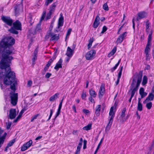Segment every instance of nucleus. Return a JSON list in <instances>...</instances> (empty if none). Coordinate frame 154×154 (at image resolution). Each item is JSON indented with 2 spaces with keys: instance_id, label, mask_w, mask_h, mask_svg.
Instances as JSON below:
<instances>
[{
  "instance_id": "13d9d810",
  "label": "nucleus",
  "mask_w": 154,
  "mask_h": 154,
  "mask_svg": "<svg viewBox=\"0 0 154 154\" xmlns=\"http://www.w3.org/2000/svg\"><path fill=\"white\" fill-rule=\"evenodd\" d=\"M52 74L49 72H47L46 73L45 75V77L46 79H48L50 77L51 75Z\"/></svg>"
},
{
  "instance_id": "39448f33",
  "label": "nucleus",
  "mask_w": 154,
  "mask_h": 154,
  "mask_svg": "<svg viewBox=\"0 0 154 154\" xmlns=\"http://www.w3.org/2000/svg\"><path fill=\"white\" fill-rule=\"evenodd\" d=\"M50 36L51 37L50 39L51 41L57 40L59 39V35L54 34L51 31V29L48 31L47 35L45 36V38L48 39Z\"/></svg>"
},
{
  "instance_id": "09e8293b",
  "label": "nucleus",
  "mask_w": 154,
  "mask_h": 154,
  "mask_svg": "<svg viewBox=\"0 0 154 154\" xmlns=\"http://www.w3.org/2000/svg\"><path fill=\"white\" fill-rule=\"evenodd\" d=\"M53 0H46L45 5L47 6H48V5L52 3Z\"/></svg>"
},
{
  "instance_id": "6ab92c4d",
  "label": "nucleus",
  "mask_w": 154,
  "mask_h": 154,
  "mask_svg": "<svg viewBox=\"0 0 154 154\" xmlns=\"http://www.w3.org/2000/svg\"><path fill=\"white\" fill-rule=\"evenodd\" d=\"M74 51L72 49L69 47H68L67 48L66 55L67 56L72 57Z\"/></svg>"
},
{
  "instance_id": "bb28decb",
  "label": "nucleus",
  "mask_w": 154,
  "mask_h": 154,
  "mask_svg": "<svg viewBox=\"0 0 154 154\" xmlns=\"http://www.w3.org/2000/svg\"><path fill=\"white\" fill-rule=\"evenodd\" d=\"M116 47H115L108 54V57H110L111 56L113 55L116 53Z\"/></svg>"
},
{
  "instance_id": "8fccbe9b",
  "label": "nucleus",
  "mask_w": 154,
  "mask_h": 154,
  "mask_svg": "<svg viewBox=\"0 0 154 154\" xmlns=\"http://www.w3.org/2000/svg\"><path fill=\"white\" fill-rule=\"evenodd\" d=\"M107 28L106 26H104L102 28V30L101 32V33L103 34L107 30Z\"/></svg>"
},
{
  "instance_id": "f257e3e1",
  "label": "nucleus",
  "mask_w": 154,
  "mask_h": 154,
  "mask_svg": "<svg viewBox=\"0 0 154 154\" xmlns=\"http://www.w3.org/2000/svg\"><path fill=\"white\" fill-rule=\"evenodd\" d=\"M15 42V39L11 36L4 38L0 42V53L2 52V58L0 61V69L6 70L5 75L4 78V84L10 86V88L14 92L16 91V85L17 81L15 80V73L11 71L10 67L11 60L13 59L12 56L14 54V48L13 45Z\"/></svg>"
},
{
  "instance_id": "7c9ffc66",
  "label": "nucleus",
  "mask_w": 154,
  "mask_h": 154,
  "mask_svg": "<svg viewBox=\"0 0 154 154\" xmlns=\"http://www.w3.org/2000/svg\"><path fill=\"white\" fill-rule=\"evenodd\" d=\"M41 22H39V23L37 24L35 30V32L38 31L40 32L41 31Z\"/></svg>"
},
{
  "instance_id": "6e6552de",
  "label": "nucleus",
  "mask_w": 154,
  "mask_h": 154,
  "mask_svg": "<svg viewBox=\"0 0 154 154\" xmlns=\"http://www.w3.org/2000/svg\"><path fill=\"white\" fill-rule=\"evenodd\" d=\"M14 10L16 15H18L19 12L23 9V5L21 2L19 4L16 5L14 7Z\"/></svg>"
},
{
  "instance_id": "b1692460",
  "label": "nucleus",
  "mask_w": 154,
  "mask_h": 154,
  "mask_svg": "<svg viewBox=\"0 0 154 154\" xmlns=\"http://www.w3.org/2000/svg\"><path fill=\"white\" fill-rule=\"evenodd\" d=\"M89 93L90 95V97H96L97 95L95 91L92 89H91L89 90Z\"/></svg>"
},
{
  "instance_id": "603ef678",
  "label": "nucleus",
  "mask_w": 154,
  "mask_h": 154,
  "mask_svg": "<svg viewBox=\"0 0 154 154\" xmlns=\"http://www.w3.org/2000/svg\"><path fill=\"white\" fill-rule=\"evenodd\" d=\"M53 109H50V115L48 119L47 120V121H48L50 119H51V116H52V115L53 114Z\"/></svg>"
},
{
  "instance_id": "aec40b11",
  "label": "nucleus",
  "mask_w": 154,
  "mask_h": 154,
  "mask_svg": "<svg viewBox=\"0 0 154 154\" xmlns=\"http://www.w3.org/2000/svg\"><path fill=\"white\" fill-rule=\"evenodd\" d=\"M38 51V48H36L34 50L33 52V57L32 59V61L33 63L35 62L37 59V54Z\"/></svg>"
},
{
  "instance_id": "0e129e2a",
  "label": "nucleus",
  "mask_w": 154,
  "mask_h": 154,
  "mask_svg": "<svg viewBox=\"0 0 154 154\" xmlns=\"http://www.w3.org/2000/svg\"><path fill=\"white\" fill-rule=\"evenodd\" d=\"M147 95V93L144 92L143 93H142L140 95L141 96V98H143L144 97L146 96Z\"/></svg>"
},
{
  "instance_id": "774afa93",
  "label": "nucleus",
  "mask_w": 154,
  "mask_h": 154,
  "mask_svg": "<svg viewBox=\"0 0 154 154\" xmlns=\"http://www.w3.org/2000/svg\"><path fill=\"white\" fill-rule=\"evenodd\" d=\"M89 100L91 102L95 103V101L94 99L92 97H90L89 98Z\"/></svg>"
},
{
  "instance_id": "de8ad7c7",
  "label": "nucleus",
  "mask_w": 154,
  "mask_h": 154,
  "mask_svg": "<svg viewBox=\"0 0 154 154\" xmlns=\"http://www.w3.org/2000/svg\"><path fill=\"white\" fill-rule=\"evenodd\" d=\"M39 114H36L34 115L32 118V119H31V122H32L34 121V120L36 119L37 118V117L39 115Z\"/></svg>"
},
{
  "instance_id": "58836bf2",
  "label": "nucleus",
  "mask_w": 154,
  "mask_h": 154,
  "mask_svg": "<svg viewBox=\"0 0 154 154\" xmlns=\"http://www.w3.org/2000/svg\"><path fill=\"white\" fill-rule=\"evenodd\" d=\"M123 68V66H120V68L119 69V71L118 74V77L121 78V75H122V70Z\"/></svg>"
},
{
  "instance_id": "680f3d73",
  "label": "nucleus",
  "mask_w": 154,
  "mask_h": 154,
  "mask_svg": "<svg viewBox=\"0 0 154 154\" xmlns=\"http://www.w3.org/2000/svg\"><path fill=\"white\" fill-rule=\"evenodd\" d=\"M11 122H8V123L7 124V123H6V125H7V129H9L11 125Z\"/></svg>"
},
{
  "instance_id": "e433bc0d",
  "label": "nucleus",
  "mask_w": 154,
  "mask_h": 154,
  "mask_svg": "<svg viewBox=\"0 0 154 154\" xmlns=\"http://www.w3.org/2000/svg\"><path fill=\"white\" fill-rule=\"evenodd\" d=\"M137 109L138 110L140 111H141L142 110L143 106L141 103H138Z\"/></svg>"
},
{
  "instance_id": "a18cd8bd",
  "label": "nucleus",
  "mask_w": 154,
  "mask_h": 154,
  "mask_svg": "<svg viewBox=\"0 0 154 154\" xmlns=\"http://www.w3.org/2000/svg\"><path fill=\"white\" fill-rule=\"evenodd\" d=\"M28 148V147L24 144L21 147V150L22 151H24L26 150Z\"/></svg>"
},
{
  "instance_id": "2eb2a0df",
  "label": "nucleus",
  "mask_w": 154,
  "mask_h": 154,
  "mask_svg": "<svg viewBox=\"0 0 154 154\" xmlns=\"http://www.w3.org/2000/svg\"><path fill=\"white\" fill-rule=\"evenodd\" d=\"M63 62L62 60L60 58L56 63L54 69L57 71H58L59 68H62V63Z\"/></svg>"
},
{
  "instance_id": "ea45409f",
  "label": "nucleus",
  "mask_w": 154,
  "mask_h": 154,
  "mask_svg": "<svg viewBox=\"0 0 154 154\" xmlns=\"http://www.w3.org/2000/svg\"><path fill=\"white\" fill-rule=\"evenodd\" d=\"M15 142V139H13L10 141L9 143L7 145L9 147L12 146L14 143Z\"/></svg>"
},
{
  "instance_id": "f704fd0d",
  "label": "nucleus",
  "mask_w": 154,
  "mask_h": 154,
  "mask_svg": "<svg viewBox=\"0 0 154 154\" xmlns=\"http://www.w3.org/2000/svg\"><path fill=\"white\" fill-rule=\"evenodd\" d=\"M72 31V29L71 28H69L68 29L65 38V40H66L67 38H69V36L70 34Z\"/></svg>"
},
{
  "instance_id": "423d86ee",
  "label": "nucleus",
  "mask_w": 154,
  "mask_h": 154,
  "mask_svg": "<svg viewBox=\"0 0 154 154\" xmlns=\"http://www.w3.org/2000/svg\"><path fill=\"white\" fill-rule=\"evenodd\" d=\"M1 19L7 25L10 26H11L12 25L13 21L10 17L2 16V17Z\"/></svg>"
},
{
  "instance_id": "c85d7f7f",
  "label": "nucleus",
  "mask_w": 154,
  "mask_h": 154,
  "mask_svg": "<svg viewBox=\"0 0 154 154\" xmlns=\"http://www.w3.org/2000/svg\"><path fill=\"white\" fill-rule=\"evenodd\" d=\"M82 144H81V143H79L75 154H79L80 149L82 147Z\"/></svg>"
},
{
  "instance_id": "338daca9",
  "label": "nucleus",
  "mask_w": 154,
  "mask_h": 154,
  "mask_svg": "<svg viewBox=\"0 0 154 154\" xmlns=\"http://www.w3.org/2000/svg\"><path fill=\"white\" fill-rule=\"evenodd\" d=\"M32 84V81L31 80H29L28 81L27 83V85L29 87L31 86Z\"/></svg>"
},
{
  "instance_id": "5fc2aeb1",
  "label": "nucleus",
  "mask_w": 154,
  "mask_h": 154,
  "mask_svg": "<svg viewBox=\"0 0 154 154\" xmlns=\"http://www.w3.org/2000/svg\"><path fill=\"white\" fill-rule=\"evenodd\" d=\"M86 93L85 92H83L82 93V99H83V100H86Z\"/></svg>"
},
{
  "instance_id": "7ed1b4c3",
  "label": "nucleus",
  "mask_w": 154,
  "mask_h": 154,
  "mask_svg": "<svg viewBox=\"0 0 154 154\" xmlns=\"http://www.w3.org/2000/svg\"><path fill=\"white\" fill-rule=\"evenodd\" d=\"M113 107H111L110 108L109 113V115L110 116H111V117L109 120V122L107 124V126L106 127L105 130V131L106 132H107L109 131L112 125V124L113 120V119L115 116V114L114 112L113 111Z\"/></svg>"
},
{
  "instance_id": "bf43d9fd",
  "label": "nucleus",
  "mask_w": 154,
  "mask_h": 154,
  "mask_svg": "<svg viewBox=\"0 0 154 154\" xmlns=\"http://www.w3.org/2000/svg\"><path fill=\"white\" fill-rule=\"evenodd\" d=\"M144 89L143 88L141 87V88L139 90V94L140 95L142 93H143L144 92Z\"/></svg>"
},
{
  "instance_id": "c03bdc74",
  "label": "nucleus",
  "mask_w": 154,
  "mask_h": 154,
  "mask_svg": "<svg viewBox=\"0 0 154 154\" xmlns=\"http://www.w3.org/2000/svg\"><path fill=\"white\" fill-rule=\"evenodd\" d=\"M152 103L149 102L146 104V106L148 109H150L152 106Z\"/></svg>"
},
{
  "instance_id": "393cba45",
  "label": "nucleus",
  "mask_w": 154,
  "mask_h": 154,
  "mask_svg": "<svg viewBox=\"0 0 154 154\" xmlns=\"http://www.w3.org/2000/svg\"><path fill=\"white\" fill-rule=\"evenodd\" d=\"M121 61V59H120L118 62V63L116 64L115 66L111 68L110 70L112 72H113L117 68V67L119 66L120 62Z\"/></svg>"
},
{
  "instance_id": "4468645a",
  "label": "nucleus",
  "mask_w": 154,
  "mask_h": 154,
  "mask_svg": "<svg viewBox=\"0 0 154 154\" xmlns=\"http://www.w3.org/2000/svg\"><path fill=\"white\" fill-rule=\"evenodd\" d=\"M100 18L99 15H97L93 25V26L94 28H96L100 24Z\"/></svg>"
},
{
  "instance_id": "cd10ccee",
  "label": "nucleus",
  "mask_w": 154,
  "mask_h": 154,
  "mask_svg": "<svg viewBox=\"0 0 154 154\" xmlns=\"http://www.w3.org/2000/svg\"><path fill=\"white\" fill-rule=\"evenodd\" d=\"M16 29H15L14 28L11 27V28L9 30V31L11 33L15 34H17L18 33V32Z\"/></svg>"
},
{
  "instance_id": "473e14b6",
  "label": "nucleus",
  "mask_w": 154,
  "mask_h": 154,
  "mask_svg": "<svg viewBox=\"0 0 154 154\" xmlns=\"http://www.w3.org/2000/svg\"><path fill=\"white\" fill-rule=\"evenodd\" d=\"M147 78L146 76L144 75L143 76L142 82V85L144 86L146 84H147Z\"/></svg>"
},
{
  "instance_id": "9b49d317",
  "label": "nucleus",
  "mask_w": 154,
  "mask_h": 154,
  "mask_svg": "<svg viewBox=\"0 0 154 154\" xmlns=\"http://www.w3.org/2000/svg\"><path fill=\"white\" fill-rule=\"evenodd\" d=\"M137 15L136 20L137 21H138L146 17L147 15V13L144 11H141L137 13Z\"/></svg>"
},
{
  "instance_id": "2f4dec72",
  "label": "nucleus",
  "mask_w": 154,
  "mask_h": 154,
  "mask_svg": "<svg viewBox=\"0 0 154 154\" xmlns=\"http://www.w3.org/2000/svg\"><path fill=\"white\" fill-rule=\"evenodd\" d=\"M91 124H89L86 126L84 127L83 128V129L84 130L88 131L91 129Z\"/></svg>"
},
{
  "instance_id": "f3484780",
  "label": "nucleus",
  "mask_w": 154,
  "mask_h": 154,
  "mask_svg": "<svg viewBox=\"0 0 154 154\" xmlns=\"http://www.w3.org/2000/svg\"><path fill=\"white\" fill-rule=\"evenodd\" d=\"M57 4V2H56L53 3L49 7V11L52 13H53L55 11V8Z\"/></svg>"
},
{
  "instance_id": "864d4df0",
  "label": "nucleus",
  "mask_w": 154,
  "mask_h": 154,
  "mask_svg": "<svg viewBox=\"0 0 154 154\" xmlns=\"http://www.w3.org/2000/svg\"><path fill=\"white\" fill-rule=\"evenodd\" d=\"M149 53H145L146 54V61L149 60L150 59V57L149 56Z\"/></svg>"
},
{
  "instance_id": "4be33fe9",
  "label": "nucleus",
  "mask_w": 154,
  "mask_h": 154,
  "mask_svg": "<svg viewBox=\"0 0 154 154\" xmlns=\"http://www.w3.org/2000/svg\"><path fill=\"white\" fill-rule=\"evenodd\" d=\"M6 134V133H5L3 136L0 137V148L5 141Z\"/></svg>"
},
{
  "instance_id": "ddd939ff",
  "label": "nucleus",
  "mask_w": 154,
  "mask_h": 154,
  "mask_svg": "<svg viewBox=\"0 0 154 154\" xmlns=\"http://www.w3.org/2000/svg\"><path fill=\"white\" fill-rule=\"evenodd\" d=\"M127 32H125L123 34L120 35L117 39L116 42L118 43H121L123 42L124 38L126 36Z\"/></svg>"
},
{
  "instance_id": "0eeeda50",
  "label": "nucleus",
  "mask_w": 154,
  "mask_h": 154,
  "mask_svg": "<svg viewBox=\"0 0 154 154\" xmlns=\"http://www.w3.org/2000/svg\"><path fill=\"white\" fill-rule=\"evenodd\" d=\"M95 54L96 51L94 50H92L89 51L86 54L85 57L86 59L88 60H92Z\"/></svg>"
},
{
  "instance_id": "a211bd4d",
  "label": "nucleus",
  "mask_w": 154,
  "mask_h": 154,
  "mask_svg": "<svg viewBox=\"0 0 154 154\" xmlns=\"http://www.w3.org/2000/svg\"><path fill=\"white\" fill-rule=\"evenodd\" d=\"M60 15L61 16L59 18L58 20V29H59L60 27L62 26L63 23V17L62 15H61V14Z\"/></svg>"
},
{
  "instance_id": "69168bd1",
  "label": "nucleus",
  "mask_w": 154,
  "mask_h": 154,
  "mask_svg": "<svg viewBox=\"0 0 154 154\" xmlns=\"http://www.w3.org/2000/svg\"><path fill=\"white\" fill-rule=\"evenodd\" d=\"M149 23L147 22L146 24V32H148V29L149 28Z\"/></svg>"
},
{
  "instance_id": "c9c22d12",
  "label": "nucleus",
  "mask_w": 154,
  "mask_h": 154,
  "mask_svg": "<svg viewBox=\"0 0 154 154\" xmlns=\"http://www.w3.org/2000/svg\"><path fill=\"white\" fill-rule=\"evenodd\" d=\"M32 143V140H30L29 141L26 142L25 143H24V144L25 146H26L27 147H28V148H29L31 146Z\"/></svg>"
},
{
  "instance_id": "a878e982",
  "label": "nucleus",
  "mask_w": 154,
  "mask_h": 154,
  "mask_svg": "<svg viewBox=\"0 0 154 154\" xmlns=\"http://www.w3.org/2000/svg\"><path fill=\"white\" fill-rule=\"evenodd\" d=\"M152 44L147 43L145 49V53H149L150 51V47Z\"/></svg>"
},
{
  "instance_id": "1a4fd4ad",
  "label": "nucleus",
  "mask_w": 154,
  "mask_h": 154,
  "mask_svg": "<svg viewBox=\"0 0 154 154\" xmlns=\"http://www.w3.org/2000/svg\"><path fill=\"white\" fill-rule=\"evenodd\" d=\"M13 27L17 30H22V25L20 22L19 20H16L13 22L12 24Z\"/></svg>"
},
{
  "instance_id": "a19ab883",
  "label": "nucleus",
  "mask_w": 154,
  "mask_h": 154,
  "mask_svg": "<svg viewBox=\"0 0 154 154\" xmlns=\"http://www.w3.org/2000/svg\"><path fill=\"white\" fill-rule=\"evenodd\" d=\"M103 9L106 11H108L109 10V8L107 3H106L103 5Z\"/></svg>"
},
{
  "instance_id": "dca6fc26",
  "label": "nucleus",
  "mask_w": 154,
  "mask_h": 154,
  "mask_svg": "<svg viewBox=\"0 0 154 154\" xmlns=\"http://www.w3.org/2000/svg\"><path fill=\"white\" fill-rule=\"evenodd\" d=\"M154 98V94L152 93H149V95L147 97L146 99L143 101L144 104L145 103L149 101H151L153 100Z\"/></svg>"
},
{
  "instance_id": "f8f14e48",
  "label": "nucleus",
  "mask_w": 154,
  "mask_h": 154,
  "mask_svg": "<svg viewBox=\"0 0 154 154\" xmlns=\"http://www.w3.org/2000/svg\"><path fill=\"white\" fill-rule=\"evenodd\" d=\"M16 116V109H11L9 111V117L10 119H14Z\"/></svg>"
},
{
  "instance_id": "20e7f679",
  "label": "nucleus",
  "mask_w": 154,
  "mask_h": 154,
  "mask_svg": "<svg viewBox=\"0 0 154 154\" xmlns=\"http://www.w3.org/2000/svg\"><path fill=\"white\" fill-rule=\"evenodd\" d=\"M10 97L11 99V103L13 106H15L17 102L18 94L11 91L9 94Z\"/></svg>"
},
{
  "instance_id": "49530a36",
  "label": "nucleus",
  "mask_w": 154,
  "mask_h": 154,
  "mask_svg": "<svg viewBox=\"0 0 154 154\" xmlns=\"http://www.w3.org/2000/svg\"><path fill=\"white\" fill-rule=\"evenodd\" d=\"M53 13L49 12L47 14L45 19L47 20L50 19L51 18V16Z\"/></svg>"
},
{
  "instance_id": "f03ea898",
  "label": "nucleus",
  "mask_w": 154,
  "mask_h": 154,
  "mask_svg": "<svg viewBox=\"0 0 154 154\" xmlns=\"http://www.w3.org/2000/svg\"><path fill=\"white\" fill-rule=\"evenodd\" d=\"M143 76V71H140L138 73H136L134 75V77L133 78L131 87L133 88L134 86L135 83L136 82V80L137 79L136 85L139 86L142 81Z\"/></svg>"
},
{
  "instance_id": "4d7b16f0",
  "label": "nucleus",
  "mask_w": 154,
  "mask_h": 154,
  "mask_svg": "<svg viewBox=\"0 0 154 154\" xmlns=\"http://www.w3.org/2000/svg\"><path fill=\"white\" fill-rule=\"evenodd\" d=\"M82 111L86 115H87L88 114L90 113V111L89 110L86 109H83L82 110Z\"/></svg>"
},
{
  "instance_id": "412c9836",
  "label": "nucleus",
  "mask_w": 154,
  "mask_h": 154,
  "mask_svg": "<svg viewBox=\"0 0 154 154\" xmlns=\"http://www.w3.org/2000/svg\"><path fill=\"white\" fill-rule=\"evenodd\" d=\"M152 31L151 30L150 31L148 36L147 43L152 44L151 41L152 38Z\"/></svg>"
},
{
  "instance_id": "9d476101",
  "label": "nucleus",
  "mask_w": 154,
  "mask_h": 154,
  "mask_svg": "<svg viewBox=\"0 0 154 154\" xmlns=\"http://www.w3.org/2000/svg\"><path fill=\"white\" fill-rule=\"evenodd\" d=\"M105 85L104 84H101L98 93L99 97L100 98H101L103 95L105 93Z\"/></svg>"
},
{
  "instance_id": "c756f323",
  "label": "nucleus",
  "mask_w": 154,
  "mask_h": 154,
  "mask_svg": "<svg viewBox=\"0 0 154 154\" xmlns=\"http://www.w3.org/2000/svg\"><path fill=\"white\" fill-rule=\"evenodd\" d=\"M139 86H137V85H136V86L132 89L131 92V97L132 96L133 97L134 95L135 92L138 90V88L139 87Z\"/></svg>"
},
{
  "instance_id": "052dcab7",
  "label": "nucleus",
  "mask_w": 154,
  "mask_h": 154,
  "mask_svg": "<svg viewBox=\"0 0 154 154\" xmlns=\"http://www.w3.org/2000/svg\"><path fill=\"white\" fill-rule=\"evenodd\" d=\"M101 109V105H98L96 107L95 110L96 111H100Z\"/></svg>"
},
{
  "instance_id": "e2e57ef3",
  "label": "nucleus",
  "mask_w": 154,
  "mask_h": 154,
  "mask_svg": "<svg viewBox=\"0 0 154 154\" xmlns=\"http://www.w3.org/2000/svg\"><path fill=\"white\" fill-rule=\"evenodd\" d=\"M84 142V145L83 148L84 149H85L86 148V144L87 143V141L86 140H84L83 141Z\"/></svg>"
},
{
  "instance_id": "3c124183",
  "label": "nucleus",
  "mask_w": 154,
  "mask_h": 154,
  "mask_svg": "<svg viewBox=\"0 0 154 154\" xmlns=\"http://www.w3.org/2000/svg\"><path fill=\"white\" fill-rule=\"evenodd\" d=\"M48 67H46V66H45V67L43 70L42 72V75L45 74L46 72L48 71Z\"/></svg>"
},
{
  "instance_id": "79ce46f5",
  "label": "nucleus",
  "mask_w": 154,
  "mask_h": 154,
  "mask_svg": "<svg viewBox=\"0 0 154 154\" xmlns=\"http://www.w3.org/2000/svg\"><path fill=\"white\" fill-rule=\"evenodd\" d=\"M126 108H124L122 112L121 115V116L122 117V118H123L125 116V112L126 111Z\"/></svg>"
},
{
  "instance_id": "5701e85b",
  "label": "nucleus",
  "mask_w": 154,
  "mask_h": 154,
  "mask_svg": "<svg viewBox=\"0 0 154 154\" xmlns=\"http://www.w3.org/2000/svg\"><path fill=\"white\" fill-rule=\"evenodd\" d=\"M59 95V94L58 93L55 94L50 98L49 100L50 101H54L57 98L58 96Z\"/></svg>"
},
{
  "instance_id": "37998d69",
  "label": "nucleus",
  "mask_w": 154,
  "mask_h": 154,
  "mask_svg": "<svg viewBox=\"0 0 154 154\" xmlns=\"http://www.w3.org/2000/svg\"><path fill=\"white\" fill-rule=\"evenodd\" d=\"M46 12L45 11H44L42 13V15L41 18L39 22H41L44 19L45 16L46 15Z\"/></svg>"
},
{
  "instance_id": "6e6d98bb",
  "label": "nucleus",
  "mask_w": 154,
  "mask_h": 154,
  "mask_svg": "<svg viewBox=\"0 0 154 154\" xmlns=\"http://www.w3.org/2000/svg\"><path fill=\"white\" fill-rule=\"evenodd\" d=\"M5 75H3V72H0V80L2 79V78L3 77H4V78L5 77V72H6V70L5 69Z\"/></svg>"
},
{
  "instance_id": "72a5a7b5",
  "label": "nucleus",
  "mask_w": 154,
  "mask_h": 154,
  "mask_svg": "<svg viewBox=\"0 0 154 154\" xmlns=\"http://www.w3.org/2000/svg\"><path fill=\"white\" fill-rule=\"evenodd\" d=\"M93 39H91V38L88 40L89 43L88 44V50L90 49V48H91V47L92 45V43H93Z\"/></svg>"
},
{
  "instance_id": "4c0bfd02",
  "label": "nucleus",
  "mask_w": 154,
  "mask_h": 154,
  "mask_svg": "<svg viewBox=\"0 0 154 154\" xmlns=\"http://www.w3.org/2000/svg\"><path fill=\"white\" fill-rule=\"evenodd\" d=\"M61 109L58 108L57 112L56 113V115L55 116V118L54 119V121H55V120L56 119V118H57V117L60 114V112H61Z\"/></svg>"
}]
</instances>
